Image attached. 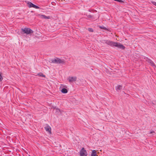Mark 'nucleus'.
I'll return each instance as SVG.
<instances>
[{
    "label": "nucleus",
    "instance_id": "2eb2a0df",
    "mask_svg": "<svg viewBox=\"0 0 156 156\" xmlns=\"http://www.w3.org/2000/svg\"><path fill=\"white\" fill-rule=\"evenodd\" d=\"M42 15H41V14H36V16H38V17H39L40 18H41V16Z\"/></svg>",
    "mask_w": 156,
    "mask_h": 156
},
{
    "label": "nucleus",
    "instance_id": "6ab92c4d",
    "mask_svg": "<svg viewBox=\"0 0 156 156\" xmlns=\"http://www.w3.org/2000/svg\"><path fill=\"white\" fill-rule=\"evenodd\" d=\"M154 133V131H151V132H150V134H151V133Z\"/></svg>",
    "mask_w": 156,
    "mask_h": 156
},
{
    "label": "nucleus",
    "instance_id": "1a4fd4ad",
    "mask_svg": "<svg viewBox=\"0 0 156 156\" xmlns=\"http://www.w3.org/2000/svg\"><path fill=\"white\" fill-rule=\"evenodd\" d=\"M147 58L148 59L147 60L148 62L152 66L154 67H155V65L154 63L151 60L148 59V58Z\"/></svg>",
    "mask_w": 156,
    "mask_h": 156
},
{
    "label": "nucleus",
    "instance_id": "f3484780",
    "mask_svg": "<svg viewBox=\"0 0 156 156\" xmlns=\"http://www.w3.org/2000/svg\"><path fill=\"white\" fill-rule=\"evenodd\" d=\"M100 27V28H101V29H106V28L105 27Z\"/></svg>",
    "mask_w": 156,
    "mask_h": 156
},
{
    "label": "nucleus",
    "instance_id": "f03ea898",
    "mask_svg": "<svg viewBox=\"0 0 156 156\" xmlns=\"http://www.w3.org/2000/svg\"><path fill=\"white\" fill-rule=\"evenodd\" d=\"M51 61L52 63L56 64H64L65 61L63 59H61L59 58H55L52 59Z\"/></svg>",
    "mask_w": 156,
    "mask_h": 156
},
{
    "label": "nucleus",
    "instance_id": "20e7f679",
    "mask_svg": "<svg viewBox=\"0 0 156 156\" xmlns=\"http://www.w3.org/2000/svg\"><path fill=\"white\" fill-rule=\"evenodd\" d=\"M88 154L87 152L84 148H82L80 151V156H87Z\"/></svg>",
    "mask_w": 156,
    "mask_h": 156
},
{
    "label": "nucleus",
    "instance_id": "9b49d317",
    "mask_svg": "<svg viewBox=\"0 0 156 156\" xmlns=\"http://www.w3.org/2000/svg\"><path fill=\"white\" fill-rule=\"evenodd\" d=\"M41 16V18L42 19H49L50 18V17L49 16H46L44 15H42Z\"/></svg>",
    "mask_w": 156,
    "mask_h": 156
},
{
    "label": "nucleus",
    "instance_id": "f257e3e1",
    "mask_svg": "<svg viewBox=\"0 0 156 156\" xmlns=\"http://www.w3.org/2000/svg\"><path fill=\"white\" fill-rule=\"evenodd\" d=\"M105 43L112 47H115L118 48H121L123 49H124L125 47L120 43H118L116 42H114L111 41H107Z\"/></svg>",
    "mask_w": 156,
    "mask_h": 156
},
{
    "label": "nucleus",
    "instance_id": "ddd939ff",
    "mask_svg": "<svg viewBox=\"0 0 156 156\" xmlns=\"http://www.w3.org/2000/svg\"><path fill=\"white\" fill-rule=\"evenodd\" d=\"M2 73L0 72V82H1L3 80V77L2 76Z\"/></svg>",
    "mask_w": 156,
    "mask_h": 156
},
{
    "label": "nucleus",
    "instance_id": "423d86ee",
    "mask_svg": "<svg viewBox=\"0 0 156 156\" xmlns=\"http://www.w3.org/2000/svg\"><path fill=\"white\" fill-rule=\"evenodd\" d=\"M77 77L76 76L69 77L68 80L69 82L72 83L76 81Z\"/></svg>",
    "mask_w": 156,
    "mask_h": 156
},
{
    "label": "nucleus",
    "instance_id": "a211bd4d",
    "mask_svg": "<svg viewBox=\"0 0 156 156\" xmlns=\"http://www.w3.org/2000/svg\"><path fill=\"white\" fill-rule=\"evenodd\" d=\"M152 4L156 6V2H152Z\"/></svg>",
    "mask_w": 156,
    "mask_h": 156
},
{
    "label": "nucleus",
    "instance_id": "6e6552de",
    "mask_svg": "<svg viewBox=\"0 0 156 156\" xmlns=\"http://www.w3.org/2000/svg\"><path fill=\"white\" fill-rule=\"evenodd\" d=\"M122 85H118L117 86L115 87V89L117 91H119V90L122 89Z\"/></svg>",
    "mask_w": 156,
    "mask_h": 156
},
{
    "label": "nucleus",
    "instance_id": "4468645a",
    "mask_svg": "<svg viewBox=\"0 0 156 156\" xmlns=\"http://www.w3.org/2000/svg\"><path fill=\"white\" fill-rule=\"evenodd\" d=\"M55 109L56 110V112H57V113H59L60 112V111L59 109L58 108H55Z\"/></svg>",
    "mask_w": 156,
    "mask_h": 156
},
{
    "label": "nucleus",
    "instance_id": "0eeeda50",
    "mask_svg": "<svg viewBox=\"0 0 156 156\" xmlns=\"http://www.w3.org/2000/svg\"><path fill=\"white\" fill-rule=\"evenodd\" d=\"M45 130L47 132H48L50 134L51 133V127L48 125H46L44 127Z\"/></svg>",
    "mask_w": 156,
    "mask_h": 156
},
{
    "label": "nucleus",
    "instance_id": "aec40b11",
    "mask_svg": "<svg viewBox=\"0 0 156 156\" xmlns=\"http://www.w3.org/2000/svg\"><path fill=\"white\" fill-rule=\"evenodd\" d=\"M40 76L44 77L45 76L43 74H41V75H40Z\"/></svg>",
    "mask_w": 156,
    "mask_h": 156
},
{
    "label": "nucleus",
    "instance_id": "dca6fc26",
    "mask_svg": "<svg viewBox=\"0 0 156 156\" xmlns=\"http://www.w3.org/2000/svg\"><path fill=\"white\" fill-rule=\"evenodd\" d=\"M88 30L90 32H93V29L91 28H88Z\"/></svg>",
    "mask_w": 156,
    "mask_h": 156
},
{
    "label": "nucleus",
    "instance_id": "7ed1b4c3",
    "mask_svg": "<svg viewBox=\"0 0 156 156\" xmlns=\"http://www.w3.org/2000/svg\"><path fill=\"white\" fill-rule=\"evenodd\" d=\"M21 30L23 34H27L33 33V31L30 28H25L24 29H22Z\"/></svg>",
    "mask_w": 156,
    "mask_h": 156
},
{
    "label": "nucleus",
    "instance_id": "f8f14e48",
    "mask_svg": "<svg viewBox=\"0 0 156 156\" xmlns=\"http://www.w3.org/2000/svg\"><path fill=\"white\" fill-rule=\"evenodd\" d=\"M61 92L65 94L67 93L68 90L66 89L63 88Z\"/></svg>",
    "mask_w": 156,
    "mask_h": 156
},
{
    "label": "nucleus",
    "instance_id": "9d476101",
    "mask_svg": "<svg viewBox=\"0 0 156 156\" xmlns=\"http://www.w3.org/2000/svg\"><path fill=\"white\" fill-rule=\"evenodd\" d=\"M97 154H96V151L95 150H93L91 154V156H97Z\"/></svg>",
    "mask_w": 156,
    "mask_h": 156
},
{
    "label": "nucleus",
    "instance_id": "39448f33",
    "mask_svg": "<svg viewBox=\"0 0 156 156\" xmlns=\"http://www.w3.org/2000/svg\"><path fill=\"white\" fill-rule=\"evenodd\" d=\"M27 4L28 5V6L29 8L33 7L36 9H39V7L38 6L34 4L31 2H28L27 3Z\"/></svg>",
    "mask_w": 156,
    "mask_h": 156
}]
</instances>
